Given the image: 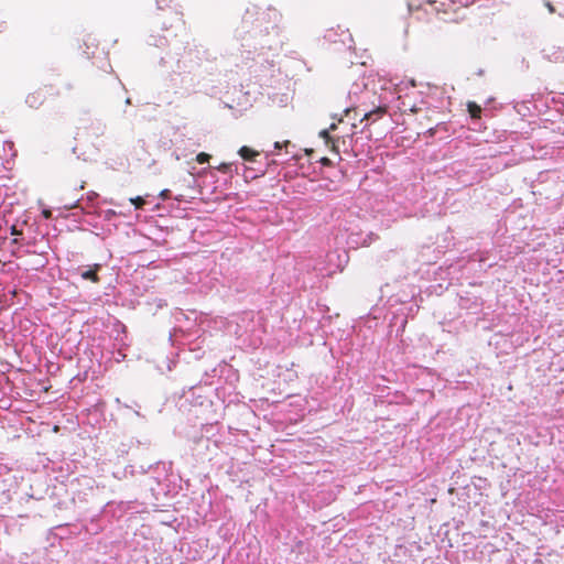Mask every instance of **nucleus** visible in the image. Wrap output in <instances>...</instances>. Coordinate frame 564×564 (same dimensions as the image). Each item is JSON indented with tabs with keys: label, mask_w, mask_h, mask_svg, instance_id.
<instances>
[{
	"label": "nucleus",
	"mask_w": 564,
	"mask_h": 564,
	"mask_svg": "<svg viewBox=\"0 0 564 564\" xmlns=\"http://www.w3.org/2000/svg\"><path fill=\"white\" fill-rule=\"evenodd\" d=\"M46 88H48L50 90H54V87L52 85H50V86H46L45 88H39V89L28 94V96L25 98V102L29 105V107L36 109L44 104L46 96H47Z\"/></svg>",
	"instance_id": "obj_1"
},
{
	"label": "nucleus",
	"mask_w": 564,
	"mask_h": 564,
	"mask_svg": "<svg viewBox=\"0 0 564 564\" xmlns=\"http://www.w3.org/2000/svg\"><path fill=\"white\" fill-rule=\"evenodd\" d=\"M544 58L552 63L564 62V50L555 44H549L542 50Z\"/></svg>",
	"instance_id": "obj_2"
},
{
	"label": "nucleus",
	"mask_w": 564,
	"mask_h": 564,
	"mask_svg": "<svg viewBox=\"0 0 564 564\" xmlns=\"http://www.w3.org/2000/svg\"><path fill=\"white\" fill-rule=\"evenodd\" d=\"M359 110H361L364 113H362V118H361V121L364 120H376L378 118H381L382 116H384L388 111V107L386 105L383 106H377L375 107L373 109H367L366 107H364V104L359 105L358 108Z\"/></svg>",
	"instance_id": "obj_3"
},
{
	"label": "nucleus",
	"mask_w": 564,
	"mask_h": 564,
	"mask_svg": "<svg viewBox=\"0 0 564 564\" xmlns=\"http://www.w3.org/2000/svg\"><path fill=\"white\" fill-rule=\"evenodd\" d=\"M239 155L247 162H253L260 153L247 145H243L238 151Z\"/></svg>",
	"instance_id": "obj_4"
},
{
	"label": "nucleus",
	"mask_w": 564,
	"mask_h": 564,
	"mask_svg": "<svg viewBox=\"0 0 564 564\" xmlns=\"http://www.w3.org/2000/svg\"><path fill=\"white\" fill-rule=\"evenodd\" d=\"M467 110L473 119H479L481 116V107L474 101H468Z\"/></svg>",
	"instance_id": "obj_5"
},
{
	"label": "nucleus",
	"mask_w": 564,
	"mask_h": 564,
	"mask_svg": "<svg viewBox=\"0 0 564 564\" xmlns=\"http://www.w3.org/2000/svg\"><path fill=\"white\" fill-rule=\"evenodd\" d=\"M82 278L85 279V280H90L93 282H98L99 281L97 272L94 271V270H87V271L83 272L82 273Z\"/></svg>",
	"instance_id": "obj_6"
},
{
	"label": "nucleus",
	"mask_w": 564,
	"mask_h": 564,
	"mask_svg": "<svg viewBox=\"0 0 564 564\" xmlns=\"http://www.w3.org/2000/svg\"><path fill=\"white\" fill-rule=\"evenodd\" d=\"M130 202H131V204L134 205V207L137 209L143 208V206L145 205V199L143 197H141V196H137V197L130 198Z\"/></svg>",
	"instance_id": "obj_7"
},
{
	"label": "nucleus",
	"mask_w": 564,
	"mask_h": 564,
	"mask_svg": "<svg viewBox=\"0 0 564 564\" xmlns=\"http://www.w3.org/2000/svg\"><path fill=\"white\" fill-rule=\"evenodd\" d=\"M209 159H210V155H209V154H207V153H205V152H200V153H198V154H197V156H196V161H197V163H199V164H205V163H207V162L209 161Z\"/></svg>",
	"instance_id": "obj_8"
},
{
	"label": "nucleus",
	"mask_w": 564,
	"mask_h": 564,
	"mask_svg": "<svg viewBox=\"0 0 564 564\" xmlns=\"http://www.w3.org/2000/svg\"><path fill=\"white\" fill-rule=\"evenodd\" d=\"M319 137L325 140L326 145H329V141H333L329 130L325 129L319 132Z\"/></svg>",
	"instance_id": "obj_9"
},
{
	"label": "nucleus",
	"mask_w": 564,
	"mask_h": 564,
	"mask_svg": "<svg viewBox=\"0 0 564 564\" xmlns=\"http://www.w3.org/2000/svg\"><path fill=\"white\" fill-rule=\"evenodd\" d=\"M230 166L231 164L230 163H221L217 170L223 172V173H227L229 170H230Z\"/></svg>",
	"instance_id": "obj_10"
},
{
	"label": "nucleus",
	"mask_w": 564,
	"mask_h": 564,
	"mask_svg": "<svg viewBox=\"0 0 564 564\" xmlns=\"http://www.w3.org/2000/svg\"><path fill=\"white\" fill-rule=\"evenodd\" d=\"M332 151H334L335 153H339V150L336 145V140L333 138V141H329V145H327Z\"/></svg>",
	"instance_id": "obj_11"
},
{
	"label": "nucleus",
	"mask_w": 564,
	"mask_h": 564,
	"mask_svg": "<svg viewBox=\"0 0 564 564\" xmlns=\"http://www.w3.org/2000/svg\"><path fill=\"white\" fill-rule=\"evenodd\" d=\"M545 6L547 7V9L551 13H555L558 11L557 8L551 1H546Z\"/></svg>",
	"instance_id": "obj_12"
},
{
	"label": "nucleus",
	"mask_w": 564,
	"mask_h": 564,
	"mask_svg": "<svg viewBox=\"0 0 564 564\" xmlns=\"http://www.w3.org/2000/svg\"><path fill=\"white\" fill-rule=\"evenodd\" d=\"M170 194H171L170 189H163V191L160 193V195H159V196H160L163 200H165V199H169V198H170Z\"/></svg>",
	"instance_id": "obj_13"
},
{
	"label": "nucleus",
	"mask_w": 564,
	"mask_h": 564,
	"mask_svg": "<svg viewBox=\"0 0 564 564\" xmlns=\"http://www.w3.org/2000/svg\"><path fill=\"white\" fill-rule=\"evenodd\" d=\"M321 163L325 166H330L332 165V161L328 159V158H322L321 159Z\"/></svg>",
	"instance_id": "obj_14"
},
{
	"label": "nucleus",
	"mask_w": 564,
	"mask_h": 564,
	"mask_svg": "<svg viewBox=\"0 0 564 564\" xmlns=\"http://www.w3.org/2000/svg\"><path fill=\"white\" fill-rule=\"evenodd\" d=\"M21 234H22V232H21L20 230H18L15 226H12V227H11V235H13V236H19V235H21Z\"/></svg>",
	"instance_id": "obj_15"
},
{
	"label": "nucleus",
	"mask_w": 564,
	"mask_h": 564,
	"mask_svg": "<svg viewBox=\"0 0 564 564\" xmlns=\"http://www.w3.org/2000/svg\"><path fill=\"white\" fill-rule=\"evenodd\" d=\"M43 216H44L46 219L51 218V216H52L51 210H43Z\"/></svg>",
	"instance_id": "obj_16"
},
{
	"label": "nucleus",
	"mask_w": 564,
	"mask_h": 564,
	"mask_svg": "<svg viewBox=\"0 0 564 564\" xmlns=\"http://www.w3.org/2000/svg\"><path fill=\"white\" fill-rule=\"evenodd\" d=\"M336 129H337V124L332 123L327 130H329V132H332V131H335Z\"/></svg>",
	"instance_id": "obj_17"
},
{
	"label": "nucleus",
	"mask_w": 564,
	"mask_h": 564,
	"mask_svg": "<svg viewBox=\"0 0 564 564\" xmlns=\"http://www.w3.org/2000/svg\"><path fill=\"white\" fill-rule=\"evenodd\" d=\"M274 148H275V149H281V148H282V143H280V142H275V143H274Z\"/></svg>",
	"instance_id": "obj_18"
},
{
	"label": "nucleus",
	"mask_w": 564,
	"mask_h": 564,
	"mask_svg": "<svg viewBox=\"0 0 564 564\" xmlns=\"http://www.w3.org/2000/svg\"><path fill=\"white\" fill-rule=\"evenodd\" d=\"M427 3H429L431 7H433L435 2H434V1H432V0H427Z\"/></svg>",
	"instance_id": "obj_19"
}]
</instances>
